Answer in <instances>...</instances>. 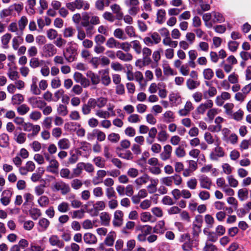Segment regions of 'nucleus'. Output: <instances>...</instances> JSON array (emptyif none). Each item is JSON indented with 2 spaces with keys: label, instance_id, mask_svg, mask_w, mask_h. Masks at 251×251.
<instances>
[{
  "label": "nucleus",
  "instance_id": "nucleus-1",
  "mask_svg": "<svg viewBox=\"0 0 251 251\" xmlns=\"http://www.w3.org/2000/svg\"><path fill=\"white\" fill-rule=\"evenodd\" d=\"M78 54L77 48L74 46L72 42H69L68 46L63 51V55L68 62L75 61Z\"/></svg>",
  "mask_w": 251,
  "mask_h": 251
},
{
  "label": "nucleus",
  "instance_id": "nucleus-2",
  "mask_svg": "<svg viewBox=\"0 0 251 251\" xmlns=\"http://www.w3.org/2000/svg\"><path fill=\"white\" fill-rule=\"evenodd\" d=\"M81 22L91 26L92 27V30L95 31L94 25H99L100 21L99 16L93 15L91 13L85 12L82 14Z\"/></svg>",
  "mask_w": 251,
  "mask_h": 251
},
{
  "label": "nucleus",
  "instance_id": "nucleus-3",
  "mask_svg": "<svg viewBox=\"0 0 251 251\" xmlns=\"http://www.w3.org/2000/svg\"><path fill=\"white\" fill-rule=\"evenodd\" d=\"M81 25L85 28V30H84L81 27L76 26L77 30V39L79 41H82L86 39V37H92L95 31L92 30V27L89 26L88 25L82 23L81 22Z\"/></svg>",
  "mask_w": 251,
  "mask_h": 251
},
{
  "label": "nucleus",
  "instance_id": "nucleus-4",
  "mask_svg": "<svg viewBox=\"0 0 251 251\" xmlns=\"http://www.w3.org/2000/svg\"><path fill=\"white\" fill-rule=\"evenodd\" d=\"M20 129H23L25 132H30L32 133L27 134L28 138H33L38 135L41 130V127L38 125H33L30 122H25Z\"/></svg>",
  "mask_w": 251,
  "mask_h": 251
},
{
  "label": "nucleus",
  "instance_id": "nucleus-5",
  "mask_svg": "<svg viewBox=\"0 0 251 251\" xmlns=\"http://www.w3.org/2000/svg\"><path fill=\"white\" fill-rule=\"evenodd\" d=\"M220 142L216 144L209 154V158L212 161H218L220 158L225 156V152L224 149L220 146Z\"/></svg>",
  "mask_w": 251,
  "mask_h": 251
},
{
  "label": "nucleus",
  "instance_id": "nucleus-6",
  "mask_svg": "<svg viewBox=\"0 0 251 251\" xmlns=\"http://www.w3.org/2000/svg\"><path fill=\"white\" fill-rule=\"evenodd\" d=\"M51 189L53 191H60L63 195H66L71 191L69 185L63 181H59L53 183Z\"/></svg>",
  "mask_w": 251,
  "mask_h": 251
},
{
  "label": "nucleus",
  "instance_id": "nucleus-7",
  "mask_svg": "<svg viewBox=\"0 0 251 251\" xmlns=\"http://www.w3.org/2000/svg\"><path fill=\"white\" fill-rule=\"evenodd\" d=\"M203 222L201 215H197L192 224V234L194 237H198L201 232V227Z\"/></svg>",
  "mask_w": 251,
  "mask_h": 251
},
{
  "label": "nucleus",
  "instance_id": "nucleus-8",
  "mask_svg": "<svg viewBox=\"0 0 251 251\" xmlns=\"http://www.w3.org/2000/svg\"><path fill=\"white\" fill-rule=\"evenodd\" d=\"M28 102L34 108L43 109L46 105V102L40 97L32 96L27 99Z\"/></svg>",
  "mask_w": 251,
  "mask_h": 251
},
{
  "label": "nucleus",
  "instance_id": "nucleus-9",
  "mask_svg": "<svg viewBox=\"0 0 251 251\" xmlns=\"http://www.w3.org/2000/svg\"><path fill=\"white\" fill-rule=\"evenodd\" d=\"M213 106V102L211 100H207L206 102L201 103L196 108V112L198 114L203 115L206 110Z\"/></svg>",
  "mask_w": 251,
  "mask_h": 251
},
{
  "label": "nucleus",
  "instance_id": "nucleus-10",
  "mask_svg": "<svg viewBox=\"0 0 251 251\" xmlns=\"http://www.w3.org/2000/svg\"><path fill=\"white\" fill-rule=\"evenodd\" d=\"M43 51L45 57H50L57 52V49L51 43L45 44L43 47Z\"/></svg>",
  "mask_w": 251,
  "mask_h": 251
},
{
  "label": "nucleus",
  "instance_id": "nucleus-11",
  "mask_svg": "<svg viewBox=\"0 0 251 251\" xmlns=\"http://www.w3.org/2000/svg\"><path fill=\"white\" fill-rule=\"evenodd\" d=\"M8 66V69L7 75L9 78L12 81L18 79L19 78V75L17 71V67L14 64L12 63H9Z\"/></svg>",
  "mask_w": 251,
  "mask_h": 251
},
{
  "label": "nucleus",
  "instance_id": "nucleus-12",
  "mask_svg": "<svg viewBox=\"0 0 251 251\" xmlns=\"http://www.w3.org/2000/svg\"><path fill=\"white\" fill-rule=\"evenodd\" d=\"M124 213L120 210H116L114 213V218L112 221L113 225L115 227H120L123 224Z\"/></svg>",
  "mask_w": 251,
  "mask_h": 251
},
{
  "label": "nucleus",
  "instance_id": "nucleus-13",
  "mask_svg": "<svg viewBox=\"0 0 251 251\" xmlns=\"http://www.w3.org/2000/svg\"><path fill=\"white\" fill-rule=\"evenodd\" d=\"M49 163V165L46 168L47 171L53 174H57L59 167L58 161L52 156L51 160H50V161Z\"/></svg>",
  "mask_w": 251,
  "mask_h": 251
},
{
  "label": "nucleus",
  "instance_id": "nucleus-14",
  "mask_svg": "<svg viewBox=\"0 0 251 251\" xmlns=\"http://www.w3.org/2000/svg\"><path fill=\"white\" fill-rule=\"evenodd\" d=\"M231 98V95L227 92H223L220 95H218L215 99V103L218 106H221L224 103V101L228 100Z\"/></svg>",
  "mask_w": 251,
  "mask_h": 251
},
{
  "label": "nucleus",
  "instance_id": "nucleus-15",
  "mask_svg": "<svg viewBox=\"0 0 251 251\" xmlns=\"http://www.w3.org/2000/svg\"><path fill=\"white\" fill-rule=\"evenodd\" d=\"M49 242L52 246H56L59 248H63L64 247V242L60 240L56 235H52L49 238Z\"/></svg>",
  "mask_w": 251,
  "mask_h": 251
},
{
  "label": "nucleus",
  "instance_id": "nucleus-16",
  "mask_svg": "<svg viewBox=\"0 0 251 251\" xmlns=\"http://www.w3.org/2000/svg\"><path fill=\"white\" fill-rule=\"evenodd\" d=\"M173 148L170 145H166L163 147V151L160 154V159L165 161L169 159L171 157Z\"/></svg>",
  "mask_w": 251,
  "mask_h": 251
},
{
  "label": "nucleus",
  "instance_id": "nucleus-17",
  "mask_svg": "<svg viewBox=\"0 0 251 251\" xmlns=\"http://www.w3.org/2000/svg\"><path fill=\"white\" fill-rule=\"evenodd\" d=\"M12 192L10 190H4L1 194L0 201L4 206H7L10 202Z\"/></svg>",
  "mask_w": 251,
  "mask_h": 251
},
{
  "label": "nucleus",
  "instance_id": "nucleus-18",
  "mask_svg": "<svg viewBox=\"0 0 251 251\" xmlns=\"http://www.w3.org/2000/svg\"><path fill=\"white\" fill-rule=\"evenodd\" d=\"M200 185L201 188L210 190L212 185V181L210 178L205 176H201L199 178Z\"/></svg>",
  "mask_w": 251,
  "mask_h": 251
},
{
  "label": "nucleus",
  "instance_id": "nucleus-19",
  "mask_svg": "<svg viewBox=\"0 0 251 251\" xmlns=\"http://www.w3.org/2000/svg\"><path fill=\"white\" fill-rule=\"evenodd\" d=\"M107 172L104 170H99L96 173V176L92 179L94 185H98L102 182L103 178L106 176Z\"/></svg>",
  "mask_w": 251,
  "mask_h": 251
},
{
  "label": "nucleus",
  "instance_id": "nucleus-20",
  "mask_svg": "<svg viewBox=\"0 0 251 251\" xmlns=\"http://www.w3.org/2000/svg\"><path fill=\"white\" fill-rule=\"evenodd\" d=\"M204 139L208 145L218 144L220 143L219 138L217 136L214 137L210 132H206L204 134Z\"/></svg>",
  "mask_w": 251,
  "mask_h": 251
},
{
  "label": "nucleus",
  "instance_id": "nucleus-21",
  "mask_svg": "<svg viewBox=\"0 0 251 251\" xmlns=\"http://www.w3.org/2000/svg\"><path fill=\"white\" fill-rule=\"evenodd\" d=\"M116 57L124 62H129L133 59V55L128 52L125 53L119 50L116 53Z\"/></svg>",
  "mask_w": 251,
  "mask_h": 251
},
{
  "label": "nucleus",
  "instance_id": "nucleus-22",
  "mask_svg": "<svg viewBox=\"0 0 251 251\" xmlns=\"http://www.w3.org/2000/svg\"><path fill=\"white\" fill-rule=\"evenodd\" d=\"M38 78L33 77L31 79V83L30 86V92L35 95H39L41 94V91L37 86Z\"/></svg>",
  "mask_w": 251,
  "mask_h": 251
},
{
  "label": "nucleus",
  "instance_id": "nucleus-23",
  "mask_svg": "<svg viewBox=\"0 0 251 251\" xmlns=\"http://www.w3.org/2000/svg\"><path fill=\"white\" fill-rule=\"evenodd\" d=\"M162 119L166 123L173 122L175 119V114L171 110H167L162 114Z\"/></svg>",
  "mask_w": 251,
  "mask_h": 251
},
{
  "label": "nucleus",
  "instance_id": "nucleus-24",
  "mask_svg": "<svg viewBox=\"0 0 251 251\" xmlns=\"http://www.w3.org/2000/svg\"><path fill=\"white\" fill-rule=\"evenodd\" d=\"M50 225V222L45 218H40L38 223V231H45L49 227Z\"/></svg>",
  "mask_w": 251,
  "mask_h": 251
},
{
  "label": "nucleus",
  "instance_id": "nucleus-25",
  "mask_svg": "<svg viewBox=\"0 0 251 251\" xmlns=\"http://www.w3.org/2000/svg\"><path fill=\"white\" fill-rule=\"evenodd\" d=\"M101 74V83L104 86H108L111 83V78L109 75L108 70H103L100 72Z\"/></svg>",
  "mask_w": 251,
  "mask_h": 251
},
{
  "label": "nucleus",
  "instance_id": "nucleus-26",
  "mask_svg": "<svg viewBox=\"0 0 251 251\" xmlns=\"http://www.w3.org/2000/svg\"><path fill=\"white\" fill-rule=\"evenodd\" d=\"M83 240L84 242L87 244H95L97 242L96 236L92 233L87 232L84 234Z\"/></svg>",
  "mask_w": 251,
  "mask_h": 251
},
{
  "label": "nucleus",
  "instance_id": "nucleus-27",
  "mask_svg": "<svg viewBox=\"0 0 251 251\" xmlns=\"http://www.w3.org/2000/svg\"><path fill=\"white\" fill-rule=\"evenodd\" d=\"M203 233L207 236V242L215 243L219 238L218 236L214 231H209L206 228L203 229Z\"/></svg>",
  "mask_w": 251,
  "mask_h": 251
},
{
  "label": "nucleus",
  "instance_id": "nucleus-28",
  "mask_svg": "<svg viewBox=\"0 0 251 251\" xmlns=\"http://www.w3.org/2000/svg\"><path fill=\"white\" fill-rule=\"evenodd\" d=\"M57 146L61 150H68L71 147V142L68 139L64 138L58 141Z\"/></svg>",
  "mask_w": 251,
  "mask_h": 251
},
{
  "label": "nucleus",
  "instance_id": "nucleus-29",
  "mask_svg": "<svg viewBox=\"0 0 251 251\" xmlns=\"http://www.w3.org/2000/svg\"><path fill=\"white\" fill-rule=\"evenodd\" d=\"M150 179V177L149 176L146 174H145L137 178L134 181V183L137 186L140 187L142 185L147 183Z\"/></svg>",
  "mask_w": 251,
  "mask_h": 251
},
{
  "label": "nucleus",
  "instance_id": "nucleus-30",
  "mask_svg": "<svg viewBox=\"0 0 251 251\" xmlns=\"http://www.w3.org/2000/svg\"><path fill=\"white\" fill-rule=\"evenodd\" d=\"M110 8L113 13L116 14V19L120 20L123 17V13L122 12V9L120 6L116 3L113 4L110 6Z\"/></svg>",
  "mask_w": 251,
  "mask_h": 251
},
{
  "label": "nucleus",
  "instance_id": "nucleus-31",
  "mask_svg": "<svg viewBox=\"0 0 251 251\" xmlns=\"http://www.w3.org/2000/svg\"><path fill=\"white\" fill-rule=\"evenodd\" d=\"M106 204L104 201H99L96 202L93 205V208L90 211H94L96 212V215H98L99 211H102L105 209Z\"/></svg>",
  "mask_w": 251,
  "mask_h": 251
},
{
  "label": "nucleus",
  "instance_id": "nucleus-32",
  "mask_svg": "<svg viewBox=\"0 0 251 251\" xmlns=\"http://www.w3.org/2000/svg\"><path fill=\"white\" fill-rule=\"evenodd\" d=\"M170 101L175 105H177L181 102V97L178 93H171L169 96Z\"/></svg>",
  "mask_w": 251,
  "mask_h": 251
},
{
  "label": "nucleus",
  "instance_id": "nucleus-33",
  "mask_svg": "<svg viewBox=\"0 0 251 251\" xmlns=\"http://www.w3.org/2000/svg\"><path fill=\"white\" fill-rule=\"evenodd\" d=\"M237 197L241 201H246L249 197V192L246 188H241L238 190Z\"/></svg>",
  "mask_w": 251,
  "mask_h": 251
},
{
  "label": "nucleus",
  "instance_id": "nucleus-34",
  "mask_svg": "<svg viewBox=\"0 0 251 251\" xmlns=\"http://www.w3.org/2000/svg\"><path fill=\"white\" fill-rule=\"evenodd\" d=\"M100 218L101 225L105 226H107L109 225L111 217L108 212H101L100 214Z\"/></svg>",
  "mask_w": 251,
  "mask_h": 251
},
{
  "label": "nucleus",
  "instance_id": "nucleus-35",
  "mask_svg": "<svg viewBox=\"0 0 251 251\" xmlns=\"http://www.w3.org/2000/svg\"><path fill=\"white\" fill-rule=\"evenodd\" d=\"M217 93V90L216 88L214 86H210L208 90L203 91V98L205 99H207L209 98H212L214 97Z\"/></svg>",
  "mask_w": 251,
  "mask_h": 251
},
{
  "label": "nucleus",
  "instance_id": "nucleus-36",
  "mask_svg": "<svg viewBox=\"0 0 251 251\" xmlns=\"http://www.w3.org/2000/svg\"><path fill=\"white\" fill-rule=\"evenodd\" d=\"M24 101V96L19 93L13 95L11 98V103L13 105H19Z\"/></svg>",
  "mask_w": 251,
  "mask_h": 251
},
{
  "label": "nucleus",
  "instance_id": "nucleus-37",
  "mask_svg": "<svg viewBox=\"0 0 251 251\" xmlns=\"http://www.w3.org/2000/svg\"><path fill=\"white\" fill-rule=\"evenodd\" d=\"M52 121L53 117L51 116H46L45 117L42 122V127L46 129H50L52 126Z\"/></svg>",
  "mask_w": 251,
  "mask_h": 251
},
{
  "label": "nucleus",
  "instance_id": "nucleus-38",
  "mask_svg": "<svg viewBox=\"0 0 251 251\" xmlns=\"http://www.w3.org/2000/svg\"><path fill=\"white\" fill-rule=\"evenodd\" d=\"M156 22L158 24H161L163 23L166 19V11L164 9H159L156 13Z\"/></svg>",
  "mask_w": 251,
  "mask_h": 251
},
{
  "label": "nucleus",
  "instance_id": "nucleus-39",
  "mask_svg": "<svg viewBox=\"0 0 251 251\" xmlns=\"http://www.w3.org/2000/svg\"><path fill=\"white\" fill-rule=\"evenodd\" d=\"M140 219L143 223L147 222H154L155 221L153 220V216L149 212H144L140 214Z\"/></svg>",
  "mask_w": 251,
  "mask_h": 251
},
{
  "label": "nucleus",
  "instance_id": "nucleus-40",
  "mask_svg": "<svg viewBox=\"0 0 251 251\" xmlns=\"http://www.w3.org/2000/svg\"><path fill=\"white\" fill-rule=\"evenodd\" d=\"M116 233L114 232H110L104 241V244L107 246H112L114 244Z\"/></svg>",
  "mask_w": 251,
  "mask_h": 251
},
{
  "label": "nucleus",
  "instance_id": "nucleus-41",
  "mask_svg": "<svg viewBox=\"0 0 251 251\" xmlns=\"http://www.w3.org/2000/svg\"><path fill=\"white\" fill-rule=\"evenodd\" d=\"M28 23V19L25 16H23L18 22L19 30L21 31L22 34Z\"/></svg>",
  "mask_w": 251,
  "mask_h": 251
},
{
  "label": "nucleus",
  "instance_id": "nucleus-42",
  "mask_svg": "<svg viewBox=\"0 0 251 251\" xmlns=\"http://www.w3.org/2000/svg\"><path fill=\"white\" fill-rule=\"evenodd\" d=\"M57 210L60 213H66L70 209V206L66 201H62L57 206Z\"/></svg>",
  "mask_w": 251,
  "mask_h": 251
},
{
  "label": "nucleus",
  "instance_id": "nucleus-43",
  "mask_svg": "<svg viewBox=\"0 0 251 251\" xmlns=\"http://www.w3.org/2000/svg\"><path fill=\"white\" fill-rule=\"evenodd\" d=\"M95 115L100 118L105 119L110 117V112L101 109V108L96 109L95 111Z\"/></svg>",
  "mask_w": 251,
  "mask_h": 251
},
{
  "label": "nucleus",
  "instance_id": "nucleus-44",
  "mask_svg": "<svg viewBox=\"0 0 251 251\" xmlns=\"http://www.w3.org/2000/svg\"><path fill=\"white\" fill-rule=\"evenodd\" d=\"M119 42L113 37L108 38L105 43L106 46L109 49L118 48Z\"/></svg>",
  "mask_w": 251,
  "mask_h": 251
},
{
  "label": "nucleus",
  "instance_id": "nucleus-45",
  "mask_svg": "<svg viewBox=\"0 0 251 251\" xmlns=\"http://www.w3.org/2000/svg\"><path fill=\"white\" fill-rule=\"evenodd\" d=\"M83 167L81 162L76 164L75 168L73 169L72 176L73 178L79 176L82 173Z\"/></svg>",
  "mask_w": 251,
  "mask_h": 251
},
{
  "label": "nucleus",
  "instance_id": "nucleus-46",
  "mask_svg": "<svg viewBox=\"0 0 251 251\" xmlns=\"http://www.w3.org/2000/svg\"><path fill=\"white\" fill-rule=\"evenodd\" d=\"M45 63L43 60H39V58L36 57H32L29 61L30 66L33 68H36Z\"/></svg>",
  "mask_w": 251,
  "mask_h": 251
},
{
  "label": "nucleus",
  "instance_id": "nucleus-47",
  "mask_svg": "<svg viewBox=\"0 0 251 251\" xmlns=\"http://www.w3.org/2000/svg\"><path fill=\"white\" fill-rule=\"evenodd\" d=\"M75 195L72 194L69 197V200L70 201L71 206L74 208H77L80 207L82 205V202L75 198Z\"/></svg>",
  "mask_w": 251,
  "mask_h": 251
},
{
  "label": "nucleus",
  "instance_id": "nucleus-48",
  "mask_svg": "<svg viewBox=\"0 0 251 251\" xmlns=\"http://www.w3.org/2000/svg\"><path fill=\"white\" fill-rule=\"evenodd\" d=\"M162 43L164 46H169L170 47L174 48H176L178 44L177 41L172 40L170 36L166 38H164L163 39Z\"/></svg>",
  "mask_w": 251,
  "mask_h": 251
},
{
  "label": "nucleus",
  "instance_id": "nucleus-49",
  "mask_svg": "<svg viewBox=\"0 0 251 251\" xmlns=\"http://www.w3.org/2000/svg\"><path fill=\"white\" fill-rule=\"evenodd\" d=\"M87 76L91 79V82L94 85H97L100 81V77L91 71H88L86 74Z\"/></svg>",
  "mask_w": 251,
  "mask_h": 251
},
{
  "label": "nucleus",
  "instance_id": "nucleus-50",
  "mask_svg": "<svg viewBox=\"0 0 251 251\" xmlns=\"http://www.w3.org/2000/svg\"><path fill=\"white\" fill-rule=\"evenodd\" d=\"M12 12H16L18 14H20L24 9L23 3H15L9 6Z\"/></svg>",
  "mask_w": 251,
  "mask_h": 251
},
{
  "label": "nucleus",
  "instance_id": "nucleus-51",
  "mask_svg": "<svg viewBox=\"0 0 251 251\" xmlns=\"http://www.w3.org/2000/svg\"><path fill=\"white\" fill-rule=\"evenodd\" d=\"M131 48L134 50L136 53L139 54L142 52V46L140 42L138 40H134L130 42Z\"/></svg>",
  "mask_w": 251,
  "mask_h": 251
},
{
  "label": "nucleus",
  "instance_id": "nucleus-52",
  "mask_svg": "<svg viewBox=\"0 0 251 251\" xmlns=\"http://www.w3.org/2000/svg\"><path fill=\"white\" fill-rule=\"evenodd\" d=\"M14 139L19 144H24L26 139V134L24 132H20L18 134H15Z\"/></svg>",
  "mask_w": 251,
  "mask_h": 251
},
{
  "label": "nucleus",
  "instance_id": "nucleus-53",
  "mask_svg": "<svg viewBox=\"0 0 251 251\" xmlns=\"http://www.w3.org/2000/svg\"><path fill=\"white\" fill-rule=\"evenodd\" d=\"M93 161L95 165L100 168H103L105 167V160L101 156L95 157L93 159Z\"/></svg>",
  "mask_w": 251,
  "mask_h": 251
},
{
  "label": "nucleus",
  "instance_id": "nucleus-54",
  "mask_svg": "<svg viewBox=\"0 0 251 251\" xmlns=\"http://www.w3.org/2000/svg\"><path fill=\"white\" fill-rule=\"evenodd\" d=\"M202 75L205 79L209 80L213 77L214 73L211 69L208 68L203 70Z\"/></svg>",
  "mask_w": 251,
  "mask_h": 251
},
{
  "label": "nucleus",
  "instance_id": "nucleus-55",
  "mask_svg": "<svg viewBox=\"0 0 251 251\" xmlns=\"http://www.w3.org/2000/svg\"><path fill=\"white\" fill-rule=\"evenodd\" d=\"M64 91L62 89H60L54 93V101H57L61 98H62V101L65 102Z\"/></svg>",
  "mask_w": 251,
  "mask_h": 251
},
{
  "label": "nucleus",
  "instance_id": "nucleus-56",
  "mask_svg": "<svg viewBox=\"0 0 251 251\" xmlns=\"http://www.w3.org/2000/svg\"><path fill=\"white\" fill-rule=\"evenodd\" d=\"M11 34L9 33L5 34L1 37V41L4 48L7 49L8 48V43L11 39Z\"/></svg>",
  "mask_w": 251,
  "mask_h": 251
},
{
  "label": "nucleus",
  "instance_id": "nucleus-57",
  "mask_svg": "<svg viewBox=\"0 0 251 251\" xmlns=\"http://www.w3.org/2000/svg\"><path fill=\"white\" fill-rule=\"evenodd\" d=\"M141 118L137 114H130L127 118V121L131 124H137L141 122Z\"/></svg>",
  "mask_w": 251,
  "mask_h": 251
},
{
  "label": "nucleus",
  "instance_id": "nucleus-58",
  "mask_svg": "<svg viewBox=\"0 0 251 251\" xmlns=\"http://www.w3.org/2000/svg\"><path fill=\"white\" fill-rule=\"evenodd\" d=\"M60 176L62 178L66 179L73 178L72 174H71V171L68 168H62L60 171Z\"/></svg>",
  "mask_w": 251,
  "mask_h": 251
},
{
  "label": "nucleus",
  "instance_id": "nucleus-59",
  "mask_svg": "<svg viewBox=\"0 0 251 251\" xmlns=\"http://www.w3.org/2000/svg\"><path fill=\"white\" fill-rule=\"evenodd\" d=\"M57 112L59 115L65 116L68 113V110L67 106L60 104L57 107Z\"/></svg>",
  "mask_w": 251,
  "mask_h": 251
},
{
  "label": "nucleus",
  "instance_id": "nucleus-60",
  "mask_svg": "<svg viewBox=\"0 0 251 251\" xmlns=\"http://www.w3.org/2000/svg\"><path fill=\"white\" fill-rule=\"evenodd\" d=\"M206 116L209 121H212L214 118L215 116L218 114V110L215 108H209Z\"/></svg>",
  "mask_w": 251,
  "mask_h": 251
},
{
  "label": "nucleus",
  "instance_id": "nucleus-61",
  "mask_svg": "<svg viewBox=\"0 0 251 251\" xmlns=\"http://www.w3.org/2000/svg\"><path fill=\"white\" fill-rule=\"evenodd\" d=\"M96 99L98 109L104 107L106 105L108 101L107 98L103 97H100Z\"/></svg>",
  "mask_w": 251,
  "mask_h": 251
},
{
  "label": "nucleus",
  "instance_id": "nucleus-62",
  "mask_svg": "<svg viewBox=\"0 0 251 251\" xmlns=\"http://www.w3.org/2000/svg\"><path fill=\"white\" fill-rule=\"evenodd\" d=\"M169 135L164 130H160L157 135V140L161 142H165L168 138Z\"/></svg>",
  "mask_w": 251,
  "mask_h": 251
},
{
  "label": "nucleus",
  "instance_id": "nucleus-63",
  "mask_svg": "<svg viewBox=\"0 0 251 251\" xmlns=\"http://www.w3.org/2000/svg\"><path fill=\"white\" fill-rule=\"evenodd\" d=\"M50 202L49 199L46 196H42L38 200V203L40 206L45 207L47 206Z\"/></svg>",
  "mask_w": 251,
  "mask_h": 251
},
{
  "label": "nucleus",
  "instance_id": "nucleus-64",
  "mask_svg": "<svg viewBox=\"0 0 251 251\" xmlns=\"http://www.w3.org/2000/svg\"><path fill=\"white\" fill-rule=\"evenodd\" d=\"M218 249L214 244L208 243L207 241L205 243L202 248V251H217Z\"/></svg>",
  "mask_w": 251,
  "mask_h": 251
}]
</instances>
